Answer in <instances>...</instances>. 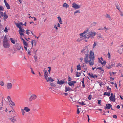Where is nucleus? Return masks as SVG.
Returning <instances> with one entry per match:
<instances>
[{"label": "nucleus", "mask_w": 123, "mask_h": 123, "mask_svg": "<svg viewBox=\"0 0 123 123\" xmlns=\"http://www.w3.org/2000/svg\"><path fill=\"white\" fill-rule=\"evenodd\" d=\"M89 60H88V63L89 62V65L91 66L93 65L94 63V52L92 51L90 52V55H89Z\"/></svg>", "instance_id": "obj_1"}, {"label": "nucleus", "mask_w": 123, "mask_h": 123, "mask_svg": "<svg viewBox=\"0 0 123 123\" xmlns=\"http://www.w3.org/2000/svg\"><path fill=\"white\" fill-rule=\"evenodd\" d=\"M86 49L85 51V50L84 54H85V58H84V62L86 63H88V52L89 51L88 49L87 46H86L85 47Z\"/></svg>", "instance_id": "obj_2"}, {"label": "nucleus", "mask_w": 123, "mask_h": 123, "mask_svg": "<svg viewBox=\"0 0 123 123\" xmlns=\"http://www.w3.org/2000/svg\"><path fill=\"white\" fill-rule=\"evenodd\" d=\"M3 45L4 47L6 48H9L10 46V44L9 43L8 41H3Z\"/></svg>", "instance_id": "obj_3"}, {"label": "nucleus", "mask_w": 123, "mask_h": 123, "mask_svg": "<svg viewBox=\"0 0 123 123\" xmlns=\"http://www.w3.org/2000/svg\"><path fill=\"white\" fill-rule=\"evenodd\" d=\"M25 31V30L24 29L21 28L19 30L18 32L20 35L21 36H24L25 35L24 33Z\"/></svg>", "instance_id": "obj_4"}, {"label": "nucleus", "mask_w": 123, "mask_h": 123, "mask_svg": "<svg viewBox=\"0 0 123 123\" xmlns=\"http://www.w3.org/2000/svg\"><path fill=\"white\" fill-rule=\"evenodd\" d=\"M37 97V96L35 94H33L29 98V100L31 102L32 100L35 99Z\"/></svg>", "instance_id": "obj_5"}, {"label": "nucleus", "mask_w": 123, "mask_h": 123, "mask_svg": "<svg viewBox=\"0 0 123 123\" xmlns=\"http://www.w3.org/2000/svg\"><path fill=\"white\" fill-rule=\"evenodd\" d=\"M72 7L76 9H78L80 8V6L75 2L73 3L72 4Z\"/></svg>", "instance_id": "obj_6"}, {"label": "nucleus", "mask_w": 123, "mask_h": 123, "mask_svg": "<svg viewBox=\"0 0 123 123\" xmlns=\"http://www.w3.org/2000/svg\"><path fill=\"white\" fill-rule=\"evenodd\" d=\"M6 88L9 90L11 89L12 88V84L11 83H6Z\"/></svg>", "instance_id": "obj_7"}, {"label": "nucleus", "mask_w": 123, "mask_h": 123, "mask_svg": "<svg viewBox=\"0 0 123 123\" xmlns=\"http://www.w3.org/2000/svg\"><path fill=\"white\" fill-rule=\"evenodd\" d=\"M88 74L90 77L94 79H95L98 77L97 75H96L95 74L93 75L92 74H91L90 73H88Z\"/></svg>", "instance_id": "obj_8"}, {"label": "nucleus", "mask_w": 123, "mask_h": 123, "mask_svg": "<svg viewBox=\"0 0 123 123\" xmlns=\"http://www.w3.org/2000/svg\"><path fill=\"white\" fill-rule=\"evenodd\" d=\"M72 91V89L69 87V86H65V92H67V91Z\"/></svg>", "instance_id": "obj_9"}, {"label": "nucleus", "mask_w": 123, "mask_h": 123, "mask_svg": "<svg viewBox=\"0 0 123 123\" xmlns=\"http://www.w3.org/2000/svg\"><path fill=\"white\" fill-rule=\"evenodd\" d=\"M106 107H105V109H109L111 107L112 105H111L110 104H107L106 105Z\"/></svg>", "instance_id": "obj_10"}, {"label": "nucleus", "mask_w": 123, "mask_h": 123, "mask_svg": "<svg viewBox=\"0 0 123 123\" xmlns=\"http://www.w3.org/2000/svg\"><path fill=\"white\" fill-rule=\"evenodd\" d=\"M89 34L90 35V37H91L92 39L93 38V37L95 36L96 33L94 32H91Z\"/></svg>", "instance_id": "obj_11"}, {"label": "nucleus", "mask_w": 123, "mask_h": 123, "mask_svg": "<svg viewBox=\"0 0 123 123\" xmlns=\"http://www.w3.org/2000/svg\"><path fill=\"white\" fill-rule=\"evenodd\" d=\"M65 83V82L64 81V80H61L60 81H59L58 80V81L57 82V83L58 84L62 85L64 83Z\"/></svg>", "instance_id": "obj_12"}, {"label": "nucleus", "mask_w": 123, "mask_h": 123, "mask_svg": "<svg viewBox=\"0 0 123 123\" xmlns=\"http://www.w3.org/2000/svg\"><path fill=\"white\" fill-rule=\"evenodd\" d=\"M110 100L111 101L115 102V96L114 95V96L112 97L110 96L109 97Z\"/></svg>", "instance_id": "obj_13"}, {"label": "nucleus", "mask_w": 123, "mask_h": 123, "mask_svg": "<svg viewBox=\"0 0 123 123\" xmlns=\"http://www.w3.org/2000/svg\"><path fill=\"white\" fill-rule=\"evenodd\" d=\"M10 40L11 42L13 44H14L15 42H17V40H13V38H10Z\"/></svg>", "instance_id": "obj_14"}, {"label": "nucleus", "mask_w": 123, "mask_h": 123, "mask_svg": "<svg viewBox=\"0 0 123 123\" xmlns=\"http://www.w3.org/2000/svg\"><path fill=\"white\" fill-rule=\"evenodd\" d=\"M24 110L26 112H28L30 111V109L27 107H25L24 108Z\"/></svg>", "instance_id": "obj_15"}, {"label": "nucleus", "mask_w": 123, "mask_h": 123, "mask_svg": "<svg viewBox=\"0 0 123 123\" xmlns=\"http://www.w3.org/2000/svg\"><path fill=\"white\" fill-rule=\"evenodd\" d=\"M63 6L64 7H66V8H68L69 7V5L67 4L66 3H65L64 4Z\"/></svg>", "instance_id": "obj_16"}, {"label": "nucleus", "mask_w": 123, "mask_h": 123, "mask_svg": "<svg viewBox=\"0 0 123 123\" xmlns=\"http://www.w3.org/2000/svg\"><path fill=\"white\" fill-rule=\"evenodd\" d=\"M15 24L17 26V27L19 29H20L22 28L19 23H16Z\"/></svg>", "instance_id": "obj_17"}, {"label": "nucleus", "mask_w": 123, "mask_h": 123, "mask_svg": "<svg viewBox=\"0 0 123 123\" xmlns=\"http://www.w3.org/2000/svg\"><path fill=\"white\" fill-rule=\"evenodd\" d=\"M98 58L99 60L100 63L102 64L103 65H104L106 64V62L105 61H104L103 62H102L100 60L99 58Z\"/></svg>", "instance_id": "obj_18"}, {"label": "nucleus", "mask_w": 123, "mask_h": 123, "mask_svg": "<svg viewBox=\"0 0 123 123\" xmlns=\"http://www.w3.org/2000/svg\"><path fill=\"white\" fill-rule=\"evenodd\" d=\"M4 19L5 20V19H7L8 18V16H7L6 14V13L5 12L4 13Z\"/></svg>", "instance_id": "obj_19"}, {"label": "nucleus", "mask_w": 123, "mask_h": 123, "mask_svg": "<svg viewBox=\"0 0 123 123\" xmlns=\"http://www.w3.org/2000/svg\"><path fill=\"white\" fill-rule=\"evenodd\" d=\"M84 36H85V39L86 38L88 39L90 37V35L89 34L87 35L86 34L84 35Z\"/></svg>", "instance_id": "obj_20"}, {"label": "nucleus", "mask_w": 123, "mask_h": 123, "mask_svg": "<svg viewBox=\"0 0 123 123\" xmlns=\"http://www.w3.org/2000/svg\"><path fill=\"white\" fill-rule=\"evenodd\" d=\"M68 84L69 85L71 86H74V85L73 83V82H72V81H71V82H68Z\"/></svg>", "instance_id": "obj_21"}, {"label": "nucleus", "mask_w": 123, "mask_h": 123, "mask_svg": "<svg viewBox=\"0 0 123 123\" xmlns=\"http://www.w3.org/2000/svg\"><path fill=\"white\" fill-rule=\"evenodd\" d=\"M58 19L59 22L61 24H62V23L61 18L60 17H58Z\"/></svg>", "instance_id": "obj_22"}, {"label": "nucleus", "mask_w": 123, "mask_h": 123, "mask_svg": "<svg viewBox=\"0 0 123 123\" xmlns=\"http://www.w3.org/2000/svg\"><path fill=\"white\" fill-rule=\"evenodd\" d=\"M5 5L7 9H10V6L8 3H6Z\"/></svg>", "instance_id": "obj_23"}, {"label": "nucleus", "mask_w": 123, "mask_h": 123, "mask_svg": "<svg viewBox=\"0 0 123 123\" xmlns=\"http://www.w3.org/2000/svg\"><path fill=\"white\" fill-rule=\"evenodd\" d=\"M3 39V41H8V39H7V38L6 35H5L4 36V38Z\"/></svg>", "instance_id": "obj_24"}, {"label": "nucleus", "mask_w": 123, "mask_h": 123, "mask_svg": "<svg viewBox=\"0 0 123 123\" xmlns=\"http://www.w3.org/2000/svg\"><path fill=\"white\" fill-rule=\"evenodd\" d=\"M9 102L10 103L11 105L12 106H14L15 105L14 103L11 100H10V101H9Z\"/></svg>", "instance_id": "obj_25"}, {"label": "nucleus", "mask_w": 123, "mask_h": 123, "mask_svg": "<svg viewBox=\"0 0 123 123\" xmlns=\"http://www.w3.org/2000/svg\"><path fill=\"white\" fill-rule=\"evenodd\" d=\"M77 70H81V67L80 64H79L78 65H77Z\"/></svg>", "instance_id": "obj_26"}, {"label": "nucleus", "mask_w": 123, "mask_h": 123, "mask_svg": "<svg viewBox=\"0 0 123 123\" xmlns=\"http://www.w3.org/2000/svg\"><path fill=\"white\" fill-rule=\"evenodd\" d=\"M13 117V119H12V118H9V119L11 120L12 122L13 123L15 122V121H16V120Z\"/></svg>", "instance_id": "obj_27"}, {"label": "nucleus", "mask_w": 123, "mask_h": 123, "mask_svg": "<svg viewBox=\"0 0 123 123\" xmlns=\"http://www.w3.org/2000/svg\"><path fill=\"white\" fill-rule=\"evenodd\" d=\"M104 95H106L108 96H109L110 95V93L109 92H105L104 93Z\"/></svg>", "instance_id": "obj_28"}, {"label": "nucleus", "mask_w": 123, "mask_h": 123, "mask_svg": "<svg viewBox=\"0 0 123 123\" xmlns=\"http://www.w3.org/2000/svg\"><path fill=\"white\" fill-rule=\"evenodd\" d=\"M43 71L45 72L44 73V76H48L47 75V74H48V72L46 70H44Z\"/></svg>", "instance_id": "obj_29"}, {"label": "nucleus", "mask_w": 123, "mask_h": 123, "mask_svg": "<svg viewBox=\"0 0 123 123\" xmlns=\"http://www.w3.org/2000/svg\"><path fill=\"white\" fill-rule=\"evenodd\" d=\"M76 76L77 77H79L81 74V73H79V75H78V72H76Z\"/></svg>", "instance_id": "obj_30"}, {"label": "nucleus", "mask_w": 123, "mask_h": 123, "mask_svg": "<svg viewBox=\"0 0 123 123\" xmlns=\"http://www.w3.org/2000/svg\"><path fill=\"white\" fill-rule=\"evenodd\" d=\"M88 31V29H86V30L84 31V32L82 33H81V34H85V33H86Z\"/></svg>", "instance_id": "obj_31"}, {"label": "nucleus", "mask_w": 123, "mask_h": 123, "mask_svg": "<svg viewBox=\"0 0 123 123\" xmlns=\"http://www.w3.org/2000/svg\"><path fill=\"white\" fill-rule=\"evenodd\" d=\"M44 77L45 79L47 80V81L48 82L49 80V78H48V76H44Z\"/></svg>", "instance_id": "obj_32"}, {"label": "nucleus", "mask_w": 123, "mask_h": 123, "mask_svg": "<svg viewBox=\"0 0 123 123\" xmlns=\"http://www.w3.org/2000/svg\"><path fill=\"white\" fill-rule=\"evenodd\" d=\"M79 104L82 105H86V104H85L84 103V102L83 101L81 102H79Z\"/></svg>", "instance_id": "obj_33"}, {"label": "nucleus", "mask_w": 123, "mask_h": 123, "mask_svg": "<svg viewBox=\"0 0 123 123\" xmlns=\"http://www.w3.org/2000/svg\"><path fill=\"white\" fill-rule=\"evenodd\" d=\"M72 80L71 78L69 76H68V81L71 82L72 81L71 80Z\"/></svg>", "instance_id": "obj_34"}, {"label": "nucleus", "mask_w": 123, "mask_h": 123, "mask_svg": "<svg viewBox=\"0 0 123 123\" xmlns=\"http://www.w3.org/2000/svg\"><path fill=\"white\" fill-rule=\"evenodd\" d=\"M96 24V22H93L91 26H95Z\"/></svg>", "instance_id": "obj_35"}, {"label": "nucleus", "mask_w": 123, "mask_h": 123, "mask_svg": "<svg viewBox=\"0 0 123 123\" xmlns=\"http://www.w3.org/2000/svg\"><path fill=\"white\" fill-rule=\"evenodd\" d=\"M23 43L25 45V46H27L28 45V44L25 41Z\"/></svg>", "instance_id": "obj_36"}, {"label": "nucleus", "mask_w": 123, "mask_h": 123, "mask_svg": "<svg viewBox=\"0 0 123 123\" xmlns=\"http://www.w3.org/2000/svg\"><path fill=\"white\" fill-rule=\"evenodd\" d=\"M118 52L120 54H121L122 52V50H121V49H120L118 50Z\"/></svg>", "instance_id": "obj_37"}, {"label": "nucleus", "mask_w": 123, "mask_h": 123, "mask_svg": "<svg viewBox=\"0 0 123 123\" xmlns=\"http://www.w3.org/2000/svg\"><path fill=\"white\" fill-rule=\"evenodd\" d=\"M122 66V64H120V63H119L117 64V65H116V66L117 67H118V66H120V67H121Z\"/></svg>", "instance_id": "obj_38"}, {"label": "nucleus", "mask_w": 123, "mask_h": 123, "mask_svg": "<svg viewBox=\"0 0 123 123\" xmlns=\"http://www.w3.org/2000/svg\"><path fill=\"white\" fill-rule=\"evenodd\" d=\"M4 8H3L2 6L0 5V12L1 11H3Z\"/></svg>", "instance_id": "obj_39"}, {"label": "nucleus", "mask_w": 123, "mask_h": 123, "mask_svg": "<svg viewBox=\"0 0 123 123\" xmlns=\"http://www.w3.org/2000/svg\"><path fill=\"white\" fill-rule=\"evenodd\" d=\"M49 80L51 82H52V81H54V80H53V79L52 78H51L50 77V78H49Z\"/></svg>", "instance_id": "obj_40"}, {"label": "nucleus", "mask_w": 123, "mask_h": 123, "mask_svg": "<svg viewBox=\"0 0 123 123\" xmlns=\"http://www.w3.org/2000/svg\"><path fill=\"white\" fill-rule=\"evenodd\" d=\"M4 31L6 33L8 32L7 29V27H5Z\"/></svg>", "instance_id": "obj_41"}, {"label": "nucleus", "mask_w": 123, "mask_h": 123, "mask_svg": "<svg viewBox=\"0 0 123 123\" xmlns=\"http://www.w3.org/2000/svg\"><path fill=\"white\" fill-rule=\"evenodd\" d=\"M0 84L1 86H3L4 85V83L3 81H0Z\"/></svg>", "instance_id": "obj_42"}, {"label": "nucleus", "mask_w": 123, "mask_h": 123, "mask_svg": "<svg viewBox=\"0 0 123 123\" xmlns=\"http://www.w3.org/2000/svg\"><path fill=\"white\" fill-rule=\"evenodd\" d=\"M21 111L22 115H24L25 113V111H24V110L23 109H21Z\"/></svg>", "instance_id": "obj_43"}, {"label": "nucleus", "mask_w": 123, "mask_h": 123, "mask_svg": "<svg viewBox=\"0 0 123 123\" xmlns=\"http://www.w3.org/2000/svg\"><path fill=\"white\" fill-rule=\"evenodd\" d=\"M86 50V49H85V48H84L83 49H82V50H81V52L82 53H84V52L85 51V50Z\"/></svg>", "instance_id": "obj_44"}, {"label": "nucleus", "mask_w": 123, "mask_h": 123, "mask_svg": "<svg viewBox=\"0 0 123 123\" xmlns=\"http://www.w3.org/2000/svg\"><path fill=\"white\" fill-rule=\"evenodd\" d=\"M50 85L52 86H55V84L52 83H51Z\"/></svg>", "instance_id": "obj_45"}, {"label": "nucleus", "mask_w": 123, "mask_h": 123, "mask_svg": "<svg viewBox=\"0 0 123 123\" xmlns=\"http://www.w3.org/2000/svg\"><path fill=\"white\" fill-rule=\"evenodd\" d=\"M119 6L118 5H116V8L120 11L119 8Z\"/></svg>", "instance_id": "obj_46"}, {"label": "nucleus", "mask_w": 123, "mask_h": 123, "mask_svg": "<svg viewBox=\"0 0 123 123\" xmlns=\"http://www.w3.org/2000/svg\"><path fill=\"white\" fill-rule=\"evenodd\" d=\"M92 97V96L91 95H90L88 97V99L89 100H91Z\"/></svg>", "instance_id": "obj_47"}, {"label": "nucleus", "mask_w": 123, "mask_h": 123, "mask_svg": "<svg viewBox=\"0 0 123 123\" xmlns=\"http://www.w3.org/2000/svg\"><path fill=\"white\" fill-rule=\"evenodd\" d=\"M7 98L9 102V101H10V100H11L10 97L9 96H8L7 97Z\"/></svg>", "instance_id": "obj_48"}, {"label": "nucleus", "mask_w": 123, "mask_h": 123, "mask_svg": "<svg viewBox=\"0 0 123 123\" xmlns=\"http://www.w3.org/2000/svg\"><path fill=\"white\" fill-rule=\"evenodd\" d=\"M0 15H1V16L2 17V16H3L4 15V13L2 12H0Z\"/></svg>", "instance_id": "obj_49"}, {"label": "nucleus", "mask_w": 123, "mask_h": 123, "mask_svg": "<svg viewBox=\"0 0 123 123\" xmlns=\"http://www.w3.org/2000/svg\"><path fill=\"white\" fill-rule=\"evenodd\" d=\"M113 117L114 118H115L116 119L117 118V116L115 115H113Z\"/></svg>", "instance_id": "obj_50"}, {"label": "nucleus", "mask_w": 123, "mask_h": 123, "mask_svg": "<svg viewBox=\"0 0 123 123\" xmlns=\"http://www.w3.org/2000/svg\"><path fill=\"white\" fill-rule=\"evenodd\" d=\"M108 58H110L111 57V55L110 53L108 52L107 54Z\"/></svg>", "instance_id": "obj_51"}, {"label": "nucleus", "mask_w": 123, "mask_h": 123, "mask_svg": "<svg viewBox=\"0 0 123 123\" xmlns=\"http://www.w3.org/2000/svg\"><path fill=\"white\" fill-rule=\"evenodd\" d=\"M80 11L79 10H77V11H75L74 13V15H75V13H80Z\"/></svg>", "instance_id": "obj_52"}, {"label": "nucleus", "mask_w": 123, "mask_h": 123, "mask_svg": "<svg viewBox=\"0 0 123 123\" xmlns=\"http://www.w3.org/2000/svg\"><path fill=\"white\" fill-rule=\"evenodd\" d=\"M86 116H87V117H88V121L89 122V120H90V119H89V116L87 115V114H86Z\"/></svg>", "instance_id": "obj_53"}, {"label": "nucleus", "mask_w": 123, "mask_h": 123, "mask_svg": "<svg viewBox=\"0 0 123 123\" xmlns=\"http://www.w3.org/2000/svg\"><path fill=\"white\" fill-rule=\"evenodd\" d=\"M110 15H109L108 14H106V17L107 18H110Z\"/></svg>", "instance_id": "obj_54"}, {"label": "nucleus", "mask_w": 123, "mask_h": 123, "mask_svg": "<svg viewBox=\"0 0 123 123\" xmlns=\"http://www.w3.org/2000/svg\"><path fill=\"white\" fill-rule=\"evenodd\" d=\"M115 64V63L114 62L113 63H111V65H110L112 67H112L114 66V64Z\"/></svg>", "instance_id": "obj_55"}, {"label": "nucleus", "mask_w": 123, "mask_h": 123, "mask_svg": "<svg viewBox=\"0 0 123 123\" xmlns=\"http://www.w3.org/2000/svg\"><path fill=\"white\" fill-rule=\"evenodd\" d=\"M109 65V66H106V67H107V68L109 69H110L111 68H112V67H111V66H110V65Z\"/></svg>", "instance_id": "obj_56"}, {"label": "nucleus", "mask_w": 123, "mask_h": 123, "mask_svg": "<svg viewBox=\"0 0 123 123\" xmlns=\"http://www.w3.org/2000/svg\"><path fill=\"white\" fill-rule=\"evenodd\" d=\"M27 51L28 53L30 55H31V54H30L31 51L30 50H29V49H28L27 50Z\"/></svg>", "instance_id": "obj_57"}, {"label": "nucleus", "mask_w": 123, "mask_h": 123, "mask_svg": "<svg viewBox=\"0 0 123 123\" xmlns=\"http://www.w3.org/2000/svg\"><path fill=\"white\" fill-rule=\"evenodd\" d=\"M81 34V33H80V36H82V37H85V36H84V35H85V34Z\"/></svg>", "instance_id": "obj_58"}, {"label": "nucleus", "mask_w": 123, "mask_h": 123, "mask_svg": "<svg viewBox=\"0 0 123 123\" xmlns=\"http://www.w3.org/2000/svg\"><path fill=\"white\" fill-rule=\"evenodd\" d=\"M30 31L29 30H27L26 33L28 35H29L30 33V32L28 31Z\"/></svg>", "instance_id": "obj_59"}, {"label": "nucleus", "mask_w": 123, "mask_h": 123, "mask_svg": "<svg viewBox=\"0 0 123 123\" xmlns=\"http://www.w3.org/2000/svg\"><path fill=\"white\" fill-rule=\"evenodd\" d=\"M102 69V67H98L97 68L96 70H97V69H99V70H101Z\"/></svg>", "instance_id": "obj_60"}, {"label": "nucleus", "mask_w": 123, "mask_h": 123, "mask_svg": "<svg viewBox=\"0 0 123 123\" xmlns=\"http://www.w3.org/2000/svg\"><path fill=\"white\" fill-rule=\"evenodd\" d=\"M96 43L95 42H94V43L93 44V48H94L95 46L96 45Z\"/></svg>", "instance_id": "obj_61"}, {"label": "nucleus", "mask_w": 123, "mask_h": 123, "mask_svg": "<svg viewBox=\"0 0 123 123\" xmlns=\"http://www.w3.org/2000/svg\"><path fill=\"white\" fill-rule=\"evenodd\" d=\"M98 103L99 105H100L101 100H98Z\"/></svg>", "instance_id": "obj_62"}, {"label": "nucleus", "mask_w": 123, "mask_h": 123, "mask_svg": "<svg viewBox=\"0 0 123 123\" xmlns=\"http://www.w3.org/2000/svg\"><path fill=\"white\" fill-rule=\"evenodd\" d=\"M117 108L118 109H119L120 108V106L119 105H117Z\"/></svg>", "instance_id": "obj_63"}, {"label": "nucleus", "mask_w": 123, "mask_h": 123, "mask_svg": "<svg viewBox=\"0 0 123 123\" xmlns=\"http://www.w3.org/2000/svg\"><path fill=\"white\" fill-rule=\"evenodd\" d=\"M19 24L20 25H23V23L21 22H19Z\"/></svg>", "instance_id": "obj_64"}]
</instances>
